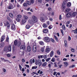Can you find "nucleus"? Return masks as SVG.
<instances>
[{
	"label": "nucleus",
	"mask_w": 77,
	"mask_h": 77,
	"mask_svg": "<svg viewBox=\"0 0 77 77\" xmlns=\"http://www.w3.org/2000/svg\"><path fill=\"white\" fill-rule=\"evenodd\" d=\"M32 21L30 20H28V22L31 24H33L34 23H36L38 21V20L37 18V17L35 16H32L31 19Z\"/></svg>",
	"instance_id": "1"
},
{
	"label": "nucleus",
	"mask_w": 77,
	"mask_h": 77,
	"mask_svg": "<svg viewBox=\"0 0 77 77\" xmlns=\"http://www.w3.org/2000/svg\"><path fill=\"white\" fill-rule=\"evenodd\" d=\"M14 44L15 45L19 47L21 45V42L18 41V40H16L14 41Z\"/></svg>",
	"instance_id": "2"
},
{
	"label": "nucleus",
	"mask_w": 77,
	"mask_h": 77,
	"mask_svg": "<svg viewBox=\"0 0 77 77\" xmlns=\"http://www.w3.org/2000/svg\"><path fill=\"white\" fill-rule=\"evenodd\" d=\"M43 39L44 41L45 42H47V43H48V42H49L50 41V38L47 37H44L43 38Z\"/></svg>",
	"instance_id": "3"
},
{
	"label": "nucleus",
	"mask_w": 77,
	"mask_h": 77,
	"mask_svg": "<svg viewBox=\"0 0 77 77\" xmlns=\"http://www.w3.org/2000/svg\"><path fill=\"white\" fill-rule=\"evenodd\" d=\"M66 16L67 18H70V17H72L71 12H69L66 14Z\"/></svg>",
	"instance_id": "4"
},
{
	"label": "nucleus",
	"mask_w": 77,
	"mask_h": 77,
	"mask_svg": "<svg viewBox=\"0 0 77 77\" xmlns=\"http://www.w3.org/2000/svg\"><path fill=\"white\" fill-rule=\"evenodd\" d=\"M50 51V47L48 46H47L46 48L45 52H46V53H49Z\"/></svg>",
	"instance_id": "5"
},
{
	"label": "nucleus",
	"mask_w": 77,
	"mask_h": 77,
	"mask_svg": "<svg viewBox=\"0 0 77 77\" xmlns=\"http://www.w3.org/2000/svg\"><path fill=\"white\" fill-rule=\"evenodd\" d=\"M7 9H14V6H13V5L12 4H10L7 7Z\"/></svg>",
	"instance_id": "6"
},
{
	"label": "nucleus",
	"mask_w": 77,
	"mask_h": 77,
	"mask_svg": "<svg viewBox=\"0 0 77 77\" xmlns=\"http://www.w3.org/2000/svg\"><path fill=\"white\" fill-rule=\"evenodd\" d=\"M11 29L13 30H15L16 29V28L14 24H13L12 25Z\"/></svg>",
	"instance_id": "7"
},
{
	"label": "nucleus",
	"mask_w": 77,
	"mask_h": 77,
	"mask_svg": "<svg viewBox=\"0 0 77 77\" xmlns=\"http://www.w3.org/2000/svg\"><path fill=\"white\" fill-rule=\"evenodd\" d=\"M72 15V17H75V16L77 14V12H73V13H71Z\"/></svg>",
	"instance_id": "8"
},
{
	"label": "nucleus",
	"mask_w": 77,
	"mask_h": 77,
	"mask_svg": "<svg viewBox=\"0 0 77 77\" xmlns=\"http://www.w3.org/2000/svg\"><path fill=\"white\" fill-rule=\"evenodd\" d=\"M20 49H23V50H25L26 49V46L25 45H22L20 47Z\"/></svg>",
	"instance_id": "9"
},
{
	"label": "nucleus",
	"mask_w": 77,
	"mask_h": 77,
	"mask_svg": "<svg viewBox=\"0 0 77 77\" xmlns=\"http://www.w3.org/2000/svg\"><path fill=\"white\" fill-rule=\"evenodd\" d=\"M38 64L39 66H41V65H42V62L40 60H38Z\"/></svg>",
	"instance_id": "10"
},
{
	"label": "nucleus",
	"mask_w": 77,
	"mask_h": 77,
	"mask_svg": "<svg viewBox=\"0 0 77 77\" xmlns=\"http://www.w3.org/2000/svg\"><path fill=\"white\" fill-rule=\"evenodd\" d=\"M45 50V47H42L40 49V51H42V53L44 52V50Z\"/></svg>",
	"instance_id": "11"
},
{
	"label": "nucleus",
	"mask_w": 77,
	"mask_h": 77,
	"mask_svg": "<svg viewBox=\"0 0 77 77\" xmlns=\"http://www.w3.org/2000/svg\"><path fill=\"white\" fill-rule=\"evenodd\" d=\"M71 10L69 8H67L65 10V12H69V11H71Z\"/></svg>",
	"instance_id": "12"
},
{
	"label": "nucleus",
	"mask_w": 77,
	"mask_h": 77,
	"mask_svg": "<svg viewBox=\"0 0 77 77\" xmlns=\"http://www.w3.org/2000/svg\"><path fill=\"white\" fill-rule=\"evenodd\" d=\"M40 20L41 21L42 23H44L45 22V20L44 18L43 17H40Z\"/></svg>",
	"instance_id": "13"
},
{
	"label": "nucleus",
	"mask_w": 77,
	"mask_h": 77,
	"mask_svg": "<svg viewBox=\"0 0 77 77\" xmlns=\"http://www.w3.org/2000/svg\"><path fill=\"white\" fill-rule=\"evenodd\" d=\"M23 19L27 21L29 19V17L27 16L24 15L23 16Z\"/></svg>",
	"instance_id": "14"
},
{
	"label": "nucleus",
	"mask_w": 77,
	"mask_h": 77,
	"mask_svg": "<svg viewBox=\"0 0 77 77\" xmlns=\"http://www.w3.org/2000/svg\"><path fill=\"white\" fill-rule=\"evenodd\" d=\"M5 45V43L2 42L0 44V47L1 48H3Z\"/></svg>",
	"instance_id": "15"
},
{
	"label": "nucleus",
	"mask_w": 77,
	"mask_h": 77,
	"mask_svg": "<svg viewBox=\"0 0 77 77\" xmlns=\"http://www.w3.org/2000/svg\"><path fill=\"white\" fill-rule=\"evenodd\" d=\"M5 39V35H3L1 38V42H3Z\"/></svg>",
	"instance_id": "16"
},
{
	"label": "nucleus",
	"mask_w": 77,
	"mask_h": 77,
	"mask_svg": "<svg viewBox=\"0 0 77 77\" xmlns=\"http://www.w3.org/2000/svg\"><path fill=\"white\" fill-rule=\"evenodd\" d=\"M71 6V3L70 2H68L67 4V6L68 8H69Z\"/></svg>",
	"instance_id": "17"
},
{
	"label": "nucleus",
	"mask_w": 77,
	"mask_h": 77,
	"mask_svg": "<svg viewBox=\"0 0 77 77\" xmlns=\"http://www.w3.org/2000/svg\"><path fill=\"white\" fill-rule=\"evenodd\" d=\"M39 43L40 45H44V43L42 41H40L39 42Z\"/></svg>",
	"instance_id": "18"
},
{
	"label": "nucleus",
	"mask_w": 77,
	"mask_h": 77,
	"mask_svg": "<svg viewBox=\"0 0 77 77\" xmlns=\"http://www.w3.org/2000/svg\"><path fill=\"white\" fill-rule=\"evenodd\" d=\"M27 22V20H25V19H23L22 20V24H24V23H26Z\"/></svg>",
	"instance_id": "19"
},
{
	"label": "nucleus",
	"mask_w": 77,
	"mask_h": 77,
	"mask_svg": "<svg viewBox=\"0 0 77 77\" xmlns=\"http://www.w3.org/2000/svg\"><path fill=\"white\" fill-rule=\"evenodd\" d=\"M42 26L44 28H47V25L45 23H43Z\"/></svg>",
	"instance_id": "20"
},
{
	"label": "nucleus",
	"mask_w": 77,
	"mask_h": 77,
	"mask_svg": "<svg viewBox=\"0 0 77 77\" xmlns=\"http://www.w3.org/2000/svg\"><path fill=\"white\" fill-rule=\"evenodd\" d=\"M8 48L9 51H11V46L10 45L8 46Z\"/></svg>",
	"instance_id": "21"
},
{
	"label": "nucleus",
	"mask_w": 77,
	"mask_h": 77,
	"mask_svg": "<svg viewBox=\"0 0 77 77\" xmlns=\"http://www.w3.org/2000/svg\"><path fill=\"white\" fill-rule=\"evenodd\" d=\"M27 50L28 51H30L31 50V48L29 46H27Z\"/></svg>",
	"instance_id": "22"
},
{
	"label": "nucleus",
	"mask_w": 77,
	"mask_h": 77,
	"mask_svg": "<svg viewBox=\"0 0 77 77\" xmlns=\"http://www.w3.org/2000/svg\"><path fill=\"white\" fill-rule=\"evenodd\" d=\"M64 46L65 47H67V41H66V40H65L64 41Z\"/></svg>",
	"instance_id": "23"
},
{
	"label": "nucleus",
	"mask_w": 77,
	"mask_h": 77,
	"mask_svg": "<svg viewBox=\"0 0 77 77\" xmlns=\"http://www.w3.org/2000/svg\"><path fill=\"white\" fill-rule=\"evenodd\" d=\"M48 30L47 29H45L43 30V33H47L48 32Z\"/></svg>",
	"instance_id": "24"
},
{
	"label": "nucleus",
	"mask_w": 77,
	"mask_h": 77,
	"mask_svg": "<svg viewBox=\"0 0 77 77\" xmlns=\"http://www.w3.org/2000/svg\"><path fill=\"white\" fill-rule=\"evenodd\" d=\"M9 16L11 17V18H13L14 17V14L12 13H10L9 14Z\"/></svg>",
	"instance_id": "25"
},
{
	"label": "nucleus",
	"mask_w": 77,
	"mask_h": 77,
	"mask_svg": "<svg viewBox=\"0 0 77 77\" xmlns=\"http://www.w3.org/2000/svg\"><path fill=\"white\" fill-rule=\"evenodd\" d=\"M47 63L46 62H45V63H44L42 64V66H44L45 67L46 65H47Z\"/></svg>",
	"instance_id": "26"
},
{
	"label": "nucleus",
	"mask_w": 77,
	"mask_h": 77,
	"mask_svg": "<svg viewBox=\"0 0 77 77\" xmlns=\"http://www.w3.org/2000/svg\"><path fill=\"white\" fill-rule=\"evenodd\" d=\"M54 38H55L56 41L57 42H59V40H58V38H57L56 37V35H54Z\"/></svg>",
	"instance_id": "27"
},
{
	"label": "nucleus",
	"mask_w": 77,
	"mask_h": 77,
	"mask_svg": "<svg viewBox=\"0 0 77 77\" xmlns=\"http://www.w3.org/2000/svg\"><path fill=\"white\" fill-rule=\"evenodd\" d=\"M22 17V16L21 15L19 14L17 15V18H21Z\"/></svg>",
	"instance_id": "28"
},
{
	"label": "nucleus",
	"mask_w": 77,
	"mask_h": 77,
	"mask_svg": "<svg viewBox=\"0 0 77 77\" xmlns=\"http://www.w3.org/2000/svg\"><path fill=\"white\" fill-rule=\"evenodd\" d=\"M24 7H27V4L26 3H24L23 4Z\"/></svg>",
	"instance_id": "29"
},
{
	"label": "nucleus",
	"mask_w": 77,
	"mask_h": 77,
	"mask_svg": "<svg viewBox=\"0 0 77 77\" xmlns=\"http://www.w3.org/2000/svg\"><path fill=\"white\" fill-rule=\"evenodd\" d=\"M65 8H66V7H65V5H63L62 6V9H63V10H64Z\"/></svg>",
	"instance_id": "30"
},
{
	"label": "nucleus",
	"mask_w": 77,
	"mask_h": 77,
	"mask_svg": "<svg viewBox=\"0 0 77 77\" xmlns=\"http://www.w3.org/2000/svg\"><path fill=\"white\" fill-rule=\"evenodd\" d=\"M7 26V27H10V25L9 24V22H7L6 23Z\"/></svg>",
	"instance_id": "31"
},
{
	"label": "nucleus",
	"mask_w": 77,
	"mask_h": 77,
	"mask_svg": "<svg viewBox=\"0 0 77 77\" xmlns=\"http://www.w3.org/2000/svg\"><path fill=\"white\" fill-rule=\"evenodd\" d=\"M53 51H51L50 54V56L51 57H52L54 54Z\"/></svg>",
	"instance_id": "32"
},
{
	"label": "nucleus",
	"mask_w": 77,
	"mask_h": 77,
	"mask_svg": "<svg viewBox=\"0 0 77 77\" xmlns=\"http://www.w3.org/2000/svg\"><path fill=\"white\" fill-rule=\"evenodd\" d=\"M67 2V1H66V0H65V1H63V5H66Z\"/></svg>",
	"instance_id": "33"
},
{
	"label": "nucleus",
	"mask_w": 77,
	"mask_h": 77,
	"mask_svg": "<svg viewBox=\"0 0 77 77\" xmlns=\"http://www.w3.org/2000/svg\"><path fill=\"white\" fill-rule=\"evenodd\" d=\"M37 68H38V67L37 66H32V69H37Z\"/></svg>",
	"instance_id": "34"
},
{
	"label": "nucleus",
	"mask_w": 77,
	"mask_h": 77,
	"mask_svg": "<svg viewBox=\"0 0 77 77\" xmlns=\"http://www.w3.org/2000/svg\"><path fill=\"white\" fill-rule=\"evenodd\" d=\"M55 60H56V59L54 58H53L51 60V61L53 62H55Z\"/></svg>",
	"instance_id": "35"
},
{
	"label": "nucleus",
	"mask_w": 77,
	"mask_h": 77,
	"mask_svg": "<svg viewBox=\"0 0 77 77\" xmlns=\"http://www.w3.org/2000/svg\"><path fill=\"white\" fill-rule=\"evenodd\" d=\"M26 3L28 5H30V2L29 1H26Z\"/></svg>",
	"instance_id": "36"
},
{
	"label": "nucleus",
	"mask_w": 77,
	"mask_h": 77,
	"mask_svg": "<svg viewBox=\"0 0 77 77\" xmlns=\"http://www.w3.org/2000/svg\"><path fill=\"white\" fill-rule=\"evenodd\" d=\"M30 27V26L29 25H27L26 26V29H29Z\"/></svg>",
	"instance_id": "37"
},
{
	"label": "nucleus",
	"mask_w": 77,
	"mask_h": 77,
	"mask_svg": "<svg viewBox=\"0 0 77 77\" xmlns=\"http://www.w3.org/2000/svg\"><path fill=\"white\" fill-rule=\"evenodd\" d=\"M35 64L36 65H38V61L37 60H35Z\"/></svg>",
	"instance_id": "38"
},
{
	"label": "nucleus",
	"mask_w": 77,
	"mask_h": 77,
	"mask_svg": "<svg viewBox=\"0 0 77 77\" xmlns=\"http://www.w3.org/2000/svg\"><path fill=\"white\" fill-rule=\"evenodd\" d=\"M32 48H37V46L36 45H34L32 46Z\"/></svg>",
	"instance_id": "39"
},
{
	"label": "nucleus",
	"mask_w": 77,
	"mask_h": 77,
	"mask_svg": "<svg viewBox=\"0 0 77 77\" xmlns=\"http://www.w3.org/2000/svg\"><path fill=\"white\" fill-rule=\"evenodd\" d=\"M62 18V15H60L59 16V20H61Z\"/></svg>",
	"instance_id": "40"
},
{
	"label": "nucleus",
	"mask_w": 77,
	"mask_h": 77,
	"mask_svg": "<svg viewBox=\"0 0 77 77\" xmlns=\"http://www.w3.org/2000/svg\"><path fill=\"white\" fill-rule=\"evenodd\" d=\"M37 50V48H32V51L33 52H36Z\"/></svg>",
	"instance_id": "41"
},
{
	"label": "nucleus",
	"mask_w": 77,
	"mask_h": 77,
	"mask_svg": "<svg viewBox=\"0 0 77 77\" xmlns=\"http://www.w3.org/2000/svg\"><path fill=\"white\" fill-rule=\"evenodd\" d=\"M62 28L63 30H65V26L64 25H63L62 26Z\"/></svg>",
	"instance_id": "42"
},
{
	"label": "nucleus",
	"mask_w": 77,
	"mask_h": 77,
	"mask_svg": "<svg viewBox=\"0 0 77 77\" xmlns=\"http://www.w3.org/2000/svg\"><path fill=\"white\" fill-rule=\"evenodd\" d=\"M74 67H75V65H73L72 66H71L69 68H74Z\"/></svg>",
	"instance_id": "43"
},
{
	"label": "nucleus",
	"mask_w": 77,
	"mask_h": 77,
	"mask_svg": "<svg viewBox=\"0 0 77 77\" xmlns=\"http://www.w3.org/2000/svg\"><path fill=\"white\" fill-rule=\"evenodd\" d=\"M29 63L31 65H32V63H33V60H32V59H31L30 60Z\"/></svg>",
	"instance_id": "44"
},
{
	"label": "nucleus",
	"mask_w": 77,
	"mask_h": 77,
	"mask_svg": "<svg viewBox=\"0 0 77 77\" xmlns=\"http://www.w3.org/2000/svg\"><path fill=\"white\" fill-rule=\"evenodd\" d=\"M51 59V58H49L46 60V62H48Z\"/></svg>",
	"instance_id": "45"
},
{
	"label": "nucleus",
	"mask_w": 77,
	"mask_h": 77,
	"mask_svg": "<svg viewBox=\"0 0 77 77\" xmlns=\"http://www.w3.org/2000/svg\"><path fill=\"white\" fill-rule=\"evenodd\" d=\"M52 28H53V26L52 25H50L48 27V29H51Z\"/></svg>",
	"instance_id": "46"
},
{
	"label": "nucleus",
	"mask_w": 77,
	"mask_h": 77,
	"mask_svg": "<svg viewBox=\"0 0 77 77\" xmlns=\"http://www.w3.org/2000/svg\"><path fill=\"white\" fill-rule=\"evenodd\" d=\"M64 65H65L66 66H68V63L67 62H64L63 63Z\"/></svg>",
	"instance_id": "47"
},
{
	"label": "nucleus",
	"mask_w": 77,
	"mask_h": 77,
	"mask_svg": "<svg viewBox=\"0 0 77 77\" xmlns=\"http://www.w3.org/2000/svg\"><path fill=\"white\" fill-rule=\"evenodd\" d=\"M19 66L20 70L21 71V70L22 69V67L21 66L20 64H19Z\"/></svg>",
	"instance_id": "48"
},
{
	"label": "nucleus",
	"mask_w": 77,
	"mask_h": 77,
	"mask_svg": "<svg viewBox=\"0 0 77 77\" xmlns=\"http://www.w3.org/2000/svg\"><path fill=\"white\" fill-rule=\"evenodd\" d=\"M71 51L72 52H74L75 51V49L74 48H71Z\"/></svg>",
	"instance_id": "49"
},
{
	"label": "nucleus",
	"mask_w": 77,
	"mask_h": 77,
	"mask_svg": "<svg viewBox=\"0 0 77 77\" xmlns=\"http://www.w3.org/2000/svg\"><path fill=\"white\" fill-rule=\"evenodd\" d=\"M68 40L69 41L71 40V37L70 36H69L68 37Z\"/></svg>",
	"instance_id": "50"
},
{
	"label": "nucleus",
	"mask_w": 77,
	"mask_h": 77,
	"mask_svg": "<svg viewBox=\"0 0 77 77\" xmlns=\"http://www.w3.org/2000/svg\"><path fill=\"white\" fill-rule=\"evenodd\" d=\"M43 57L45 59H46L47 58V55H45L43 56Z\"/></svg>",
	"instance_id": "51"
},
{
	"label": "nucleus",
	"mask_w": 77,
	"mask_h": 77,
	"mask_svg": "<svg viewBox=\"0 0 77 77\" xmlns=\"http://www.w3.org/2000/svg\"><path fill=\"white\" fill-rule=\"evenodd\" d=\"M49 19L50 21H53V18H51L50 17H49Z\"/></svg>",
	"instance_id": "52"
},
{
	"label": "nucleus",
	"mask_w": 77,
	"mask_h": 77,
	"mask_svg": "<svg viewBox=\"0 0 77 77\" xmlns=\"http://www.w3.org/2000/svg\"><path fill=\"white\" fill-rule=\"evenodd\" d=\"M17 8H20L21 7V6L20 5V4H19L18 3L17 4Z\"/></svg>",
	"instance_id": "53"
},
{
	"label": "nucleus",
	"mask_w": 77,
	"mask_h": 77,
	"mask_svg": "<svg viewBox=\"0 0 77 77\" xmlns=\"http://www.w3.org/2000/svg\"><path fill=\"white\" fill-rule=\"evenodd\" d=\"M16 21H17V22H20V21H21V19H16Z\"/></svg>",
	"instance_id": "54"
},
{
	"label": "nucleus",
	"mask_w": 77,
	"mask_h": 77,
	"mask_svg": "<svg viewBox=\"0 0 77 77\" xmlns=\"http://www.w3.org/2000/svg\"><path fill=\"white\" fill-rule=\"evenodd\" d=\"M51 41H52V42H54V39H53V38H51Z\"/></svg>",
	"instance_id": "55"
},
{
	"label": "nucleus",
	"mask_w": 77,
	"mask_h": 77,
	"mask_svg": "<svg viewBox=\"0 0 77 77\" xmlns=\"http://www.w3.org/2000/svg\"><path fill=\"white\" fill-rule=\"evenodd\" d=\"M48 10L49 11H51L52 10V9H51V8H48Z\"/></svg>",
	"instance_id": "56"
},
{
	"label": "nucleus",
	"mask_w": 77,
	"mask_h": 77,
	"mask_svg": "<svg viewBox=\"0 0 77 77\" xmlns=\"http://www.w3.org/2000/svg\"><path fill=\"white\" fill-rule=\"evenodd\" d=\"M46 24H47V25H50V21H47L46 22Z\"/></svg>",
	"instance_id": "57"
},
{
	"label": "nucleus",
	"mask_w": 77,
	"mask_h": 77,
	"mask_svg": "<svg viewBox=\"0 0 77 77\" xmlns=\"http://www.w3.org/2000/svg\"><path fill=\"white\" fill-rule=\"evenodd\" d=\"M24 2V0H21V1L20 2V3L21 5L22 4V3Z\"/></svg>",
	"instance_id": "58"
},
{
	"label": "nucleus",
	"mask_w": 77,
	"mask_h": 77,
	"mask_svg": "<svg viewBox=\"0 0 77 77\" xmlns=\"http://www.w3.org/2000/svg\"><path fill=\"white\" fill-rule=\"evenodd\" d=\"M7 57H10L11 56V55L10 54H8L7 55Z\"/></svg>",
	"instance_id": "59"
},
{
	"label": "nucleus",
	"mask_w": 77,
	"mask_h": 77,
	"mask_svg": "<svg viewBox=\"0 0 77 77\" xmlns=\"http://www.w3.org/2000/svg\"><path fill=\"white\" fill-rule=\"evenodd\" d=\"M2 70H3L4 72H6V69H5V68H3Z\"/></svg>",
	"instance_id": "60"
},
{
	"label": "nucleus",
	"mask_w": 77,
	"mask_h": 77,
	"mask_svg": "<svg viewBox=\"0 0 77 77\" xmlns=\"http://www.w3.org/2000/svg\"><path fill=\"white\" fill-rule=\"evenodd\" d=\"M50 13H47V16H48V17H50Z\"/></svg>",
	"instance_id": "61"
},
{
	"label": "nucleus",
	"mask_w": 77,
	"mask_h": 77,
	"mask_svg": "<svg viewBox=\"0 0 77 77\" xmlns=\"http://www.w3.org/2000/svg\"><path fill=\"white\" fill-rule=\"evenodd\" d=\"M54 66H55V67H57V64H56V63H54Z\"/></svg>",
	"instance_id": "62"
},
{
	"label": "nucleus",
	"mask_w": 77,
	"mask_h": 77,
	"mask_svg": "<svg viewBox=\"0 0 77 77\" xmlns=\"http://www.w3.org/2000/svg\"><path fill=\"white\" fill-rule=\"evenodd\" d=\"M6 41H7V42H9V37H7L6 39Z\"/></svg>",
	"instance_id": "63"
},
{
	"label": "nucleus",
	"mask_w": 77,
	"mask_h": 77,
	"mask_svg": "<svg viewBox=\"0 0 77 77\" xmlns=\"http://www.w3.org/2000/svg\"><path fill=\"white\" fill-rule=\"evenodd\" d=\"M57 53L58 54H59V55H60V52L59 51H57Z\"/></svg>",
	"instance_id": "64"
}]
</instances>
